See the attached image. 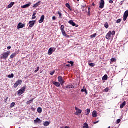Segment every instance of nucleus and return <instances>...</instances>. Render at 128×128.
<instances>
[{"mask_svg":"<svg viewBox=\"0 0 128 128\" xmlns=\"http://www.w3.org/2000/svg\"><path fill=\"white\" fill-rule=\"evenodd\" d=\"M10 54V51H8L6 52H4L0 55V58L1 60H8V56Z\"/></svg>","mask_w":128,"mask_h":128,"instance_id":"nucleus-1","label":"nucleus"},{"mask_svg":"<svg viewBox=\"0 0 128 128\" xmlns=\"http://www.w3.org/2000/svg\"><path fill=\"white\" fill-rule=\"evenodd\" d=\"M26 86H24L22 87L20 90L18 91V95L22 96L23 94H24V92H26Z\"/></svg>","mask_w":128,"mask_h":128,"instance_id":"nucleus-2","label":"nucleus"},{"mask_svg":"<svg viewBox=\"0 0 128 128\" xmlns=\"http://www.w3.org/2000/svg\"><path fill=\"white\" fill-rule=\"evenodd\" d=\"M22 84V80H19L14 84V88H18V86H20V84Z\"/></svg>","mask_w":128,"mask_h":128,"instance_id":"nucleus-3","label":"nucleus"},{"mask_svg":"<svg viewBox=\"0 0 128 128\" xmlns=\"http://www.w3.org/2000/svg\"><path fill=\"white\" fill-rule=\"evenodd\" d=\"M76 112L74 113L75 116H78V114H80L82 112V110L76 107Z\"/></svg>","mask_w":128,"mask_h":128,"instance_id":"nucleus-4","label":"nucleus"},{"mask_svg":"<svg viewBox=\"0 0 128 128\" xmlns=\"http://www.w3.org/2000/svg\"><path fill=\"white\" fill-rule=\"evenodd\" d=\"M106 40H110V38H112V31H110L106 34Z\"/></svg>","mask_w":128,"mask_h":128,"instance_id":"nucleus-5","label":"nucleus"},{"mask_svg":"<svg viewBox=\"0 0 128 128\" xmlns=\"http://www.w3.org/2000/svg\"><path fill=\"white\" fill-rule=\"evenodd\" d=\"M58 80L59 82H60V84H62H62H64V80L62 76H59L58 77Z\"/></svg>","mask_w":128,"mask_h":128,"instance_id":"nucleus-6","label":"nucleus"},{"mask_svg":"<svg viewBox=\"0 0 128 128\" xmlns=\"http://www.w3.org/2000/svg\"><path fill=\"white\" fill-rule=\"evenodd\" d=\"M24 26H26V24H22V23L20 22L18 24L17 26V28H18V30H20V28H24Z\"/></svg>","mask_w":128,"mask_h":128,"instance_id":"nucleus-7","label":"nucleus"},{"mask_svg":"<svg viewBox=\"0 0 128 128\" xmlns=\"http://www.w3.org/2000/svg\"><path fill=\"white\" fill-rule=\"evenodd\" d=\"M128 10H126L124 14L123 20L124 22H126V20H128Z\"/></svg>","mask_w":128,"mask_h":128,"instance_id":"nucleus-8","label":"nucleus"},{"mask_svg":"<svg viewBox=\"0 0 128 128\" xmlns=\"http://www.w3.org/2000/svg\"><path fill=\"white\" fill-rule=\"evenodd\" d=\"M104 0H101L100 4V8H104Z\"/></svg>","mask_w":128,"mask_h":128,"instance_id":"nucleus-9","label":"nucleus"},{"mask_svg":"<svg viewBox=\"0 0 128 128\" xmlns=\"http://www.w3.org/2000/svg\"><path fill=\"white\" fill-rule=\"evenodd\" d=\"M36 20L30 21L29 22L30 28H34V24H36Z\"/></svg>","mask_w":128,"mask_h":128,"instance_id":"nucleus-10","label":"nucleus"},{"mask_svg":"<svg viewBox=\"0 0 128 128\" xmlns=\"http://www.w3.org/2000/svg\"><path fill=\"white\" fill-rule=\"evenodd\" d=\"M32 6V2H29L28 4L24 5L22 6V8H30Z\"/></svg>","mask_w":128,"mask_h":128,"instance_id":"nucleus-11","label":"nucleus"},{"mask_svg":"<svg viewBox=\"0 0 128 128\" xmlns=\"http://www.w3.org/2000/svg\"><path fill=\"white\" fill-rule=\"evenodd\" d=\"M44 15H43L41 16L40 20H39V24H42L44 20Z\"/></svg>","mask_w":128,"mask_h":128,"instance_id":"nucleus-12","label":"nucleus"},{"mask_svg":"<svg viewBox=\"0 0 128 128\" xmlns=\"http://www.w3.org/2000/svg\"><path fill=\"white\" fill-rule=\"evenodd\" d=\"M34 122L35 124H42V120L38 118H36Z\"/></svg>","mask_w":128,"mask_h":128,"instance_id":"nucleus-13","label":"nucleus"},{"mask_svg":"<svg viewBox=\"0 0 128 128\" xmlns=\"http://www.w3.org/2000/svg\"><path fill=\"white\" fill-rule=\"evenodd\" d=\"M92 116L93 118H97V116H98V112H96V110H94L92 112Z\"/></svg>","mask_w":128,"mask_h":128,"instance_id":"nucleus-14","label":"nucleus"},{"mask_svg":"<svg viewBox=\"0 0 128 128\" xmlns=\"http://www.w3.org/2000/svg\"><path fill=\"white\" fill-rule=\"evenodd\" d=\"M53 84H54V86H56L57 88H60V82H53Z\"/></svg>","mask_w":128,"mask_h":128,"instance_id":"nucleus-15","label":"nucleus"},{"mask_svg":"<svg viewBox=\"0 0 128 128\" xmlns=\"http://www.w3.org/2000/svg\"><path fill=\"white\" fill-rule=\"evenodd\" d=\"M18 54L16 53H13L10 56V58L11 60H13V58H16V55Z\"/></svg>","mask_w":128,"mask_h":128,"instance_id":"nucleus-16","label":"nucleus"},{"mask_svg":"<svg viewBox=\"0 0 128 128\" xmlns=\"http://www.w3.org/2000/svg\"><path fill=\"white\" fill-rule=\"evenodd\" d=\"M126 104V102L124 101L122 104L120 105V108H124Z\"/></svg>","mask_w":128,"mask_h":128,"instance_id":"nucleus-17","label":"nucleus"},{"mask_svg":"<svg viewBox=\"0 0 128 128\" xmlns=\"http://www.w3.org/2000/svg\"><path fill=\"white\" fill-rule=\"evenodd\" d=\"M62 32L64 36H66V38H70L68 34H66V31L64 30H63L62 31Z\"/></svg>","mask_w":128,"mask_h":128,"instance_id":"nucleus-18","label":"nucleus"},{"mask_svg":"<svg viewBox=\"0 0 128 128\" xmlns=\"http://www.w3.org/2000/svg\"><path fill=\"white\" fill-rule=\"evenodd\" d=\"M69 24L72 26H76V24L72 20H70L69 22Z\"/></svg>","mask_w":128,"mask_h":128,"instance_id":"nucleus-19","label":"nucleus"},{"mask_svg":"<svg viewBox=\"0 0 128 128\" xmlns=\"http://www.w3.org/2000/svg\"><path fill=\"white\" fill-rule=\"evenodd\" d=\"M52 48H50L48 50V54L49 56H52V54H53Z\"/></svg>","mask_w":128,"mask_h":128,"instance_id":"nucleus-20","label":"nucleus"},{"mask_svg":"<svg viewBox=\"0 0 128 128\" xmlns=\"http://www.w3.org/2000/svg\"><path fill=\"white\" fill-rule=\"evenodd\" d=\"M14 5V2H11L8 6V8H12V6Z\"/></svg>","mask_w":128,"mask_h":128,"instance_id":"nucleus-21","label":"nucleus"},{"mask_svg":"<svg viewBox=\"0 0 128 128\" xmlns=\"http://www.w3.org/2000/svg\"><path fill=\"white\" fill-rule=\"evenodd\" d=\"M40 2H41L40 1L36 4H34V6H33V8H38V6H40Z\"/></svg>","mask_w":128,"mask_h":128,"instance_id":"nucleus-22","label":"nucleus"},{"mask_svg":"<svg viewBox=\"0 0 128 128\" xmlns=\"http://www.w3.org/2000/svg\"><path fill=\"white\" fill-rule=\"evenodd\" d=\"M108 75L106 74L104 76L102 80H108Z\"/></svg>","mask_w":128,"mask_h":128,"instance_id":"nucleus-23","label":"nucleus"},{"mask_svg":"<svg viewBox=\"0 0 128 128\" xmlns=\"http://www.w3.org/2000/svg\"><path fill=\"white\" fill-rule=\"evenodd\" d=\"M66 7L68 8L70 11L72 10V8H70V5L69 4H66Z\"/></svg>","mask_w":128,"mask_h":128,"instance_id":"nucleus-24","label":"nucleus"},{"mask_svg":"<svg viewBox=\"0 0 128 128\" xmlns=\"http://www.w3.org/2000/svg\"><path fill=\"white\" fill-rule=\"evenodd\" d=\"M66 88H74V86L72 84H70L66 86Z\"/></svg>","mask_w":128,"mask_h":128,"instance_id":"nucleus-25","label":"nucleus"},{"mask_svg":"<svg viewBox=\"0 0 128 128\" xmlns=\"http://www.w3.org/2000/svg\"><path fill=\"white\" fill-rule=\"evenodd\" d=\"M8 78H14V74H12L8 75Z\"/></svg>","mask_w":128,"mask_h":128,"instance_id":"nucleus-26","label":"nucleus"},{"mask_svg":"<svg viewBox=\"0 0 128 128\" xmlns=\"http://www.w3.org/2000/svg\"><path fill=\"white\" fill-rule=\"evenodd\" d=\"M38 114H42V108H38Z\"/></svg>","mask_w":128,"mask_h":128,"instance_id":"nucleus-27","label":"nucleus"},{"mask_svg":"<svg viewBox=\"0 0 128 128\" xmlns=\"http://www.w3.org/2000/svg\"><path fill=\"white\" fill-rule=\"evenodd\" d=\"M44 126H50V122H45L44 123Z\"/></svg>","mask_w":128,"mask_h":128,"instance_id":"nucleus-28","label":"nucleus"},{"mask_svg":"<svg viewBox=\"0 0 128 128\" xmlns=\"http://www.w3.org/2000/svg\"><path fill=\"white\" fill-rule=\"evenodd\" d=\"M104 26L106 29L108 28H110V26L108 25V22L105 23V24H104Z\"/></svg>","mask_w":128,"mask_h":128,"instance_id":"nucleus-29","label":"nucleus"},{"mask_svg":"<svg viewBox=\"0 0 128 128\" xmlns=\"http://www.w3.org/2000/svg\"><path fill=\"white\" fill-rule=\"evenodd\" d=\"M81 92H85L86 94H88V90H86V89H82L81 90Z\"/></svg>","mask_w":128,"mask_h":128,"instance_id":"nucleus-30","label":"nucleus"},{"mask_svg":"<svg viewBox=\"0 0 128 128\" xmlns=\"http://www.w3.org/2000/svg\"><path fill=\"white\" fill-rule=\"evenodd\" d=\"M58 14L60 16V18H62V12L58 11Z\"/></svg>","mask_w":128,"mask_h":128,"instance_id":"nucleus-31","label":"nucleus"},{"mask_svg":"<svg viewBox=\"0 0 128 128\" xmlns=\"http://www.w3.org/2000/svg\"><path fill=\"white\" fill-rule=\"evenodd\" d=\"M96 36H98V34H96H96H92V35H91L90 36V38H96Z\"/></svg>","mask_w":128,"mask_h":128,"instance_id":"nucleus-32","label":"nucleus"},{"mask_svg":"<svg viewBox=\"0 0 128 128\" xmlns=\"http://www.w3.org/2000/svg\"><path fill=\"white\" fill-rule=\"evenodd\" d=\"M36 13H34L32 17V20H36Z\"/></svg>","mask_w":128,"mask_h":128,"instance_id":"nucleus-33","label":"nucleus"},{"mask_svg":"<svg viewBox=\"0 0 128 128\" xmlns=\"http://www.w3.org/2000/svg\"><path fill=\"white\" fill-rule=\"evenodd\" d=\"M110 60L111 62H116V58H112Z\"/></svg>","mask_w":128,"mask_h":128,"instance_id":"nucleus-34","label":"nucleus"},{"mask_svg":"<svg viewBox=\"0 0 128 128\" xmlns=\"http://www.w3.org/2000/svg\"><path fill=\"white\" fill-rule=\"evenodd\" d=\"M86 116H88L90 114V109H87L86 110Z\"/></svg>","mask_w":128,"mask_h":128,"instance_id":"nucleus-35","label":"nucleus"},{"mask_svg":"<svg viewBox=\"0 0 128 128\" xmlns=\"http://www.w3.org/2000/svg\"><path fill=\"white\" fill-rule=\"evenodd\" d=\"M89 128L88 124L87 123H84L83 128Z\"/></svg>","mask_w":128,"mask_h":128,"instance_id":"nucleus-36","label":"nucleus"},{"mask_svg":"<svg viewBox=\"0 0 128 128\" xmlns=\"http://www.w3.org/2000/svg\"><path fill=\"white\" fill-rule=\"evenodd\" d=\"M14 106H16V102H13L10 104V108H14Z\"/></svg>","mask_w":128,"mask_h":128,"instance_id":"nucleus-37","label":"nucleus"},{"mask_svg":"<svg viewBox=\"0 0 128 128\" xmlns=\"http://www.w3.org/2000/svg\"><path fill=\"white\" fill-rule=\"evenodd\" d=\"M60 28L61 32L62 30H64V26L62 25Z\"/></svg>","mask_w":128,"mask_h":128,"instance_id":"nucleus-38","label":"nucleus"},{"mask_svg":"<svg viewBox=\"0 0 128 128\" xmlns=\"http://www.w3.org/2000/svg\"><path fill=\"white\" fill-rule=\"evenodd\" d=\"M68 64H70L72 66H74V62L72 61H70V62H68Z\"/></svg>","mask_w":128,"mask_h":128,"instance_id":"nucleus-39","label":"nucleus"},{"mask_svg":"<svg viewBox=\"0 0 128 128\" xmlns=\"http://www.w3.org/2000/svg\"><path fill=\"white\" fill-rule=\"evenodd\" d=\"M122 22V19H118L116 21V24H120Z\"/></svg>","mask_w":128,"mask_h":128,"instance_id":"nucleus-40","label":"nucleus"},{"mask_svg":"<svg viewBox=\"0 0 128 128\" xmlns=\"http://www.w3.org/2000/svg\"><path fill=\"white\" fill-rule=\"evenodd\" d=\"M89 66H92V68H94V66H96V64H94V63H90L89 64Z\"/></svg>","mask_w":128,"mask_h":128,"instance_id":"nucleus-41","label":"nucleus"},{"mask_svg":"<svg viewBox=\"0 0 128 128\" xmlns=\"http://www.w3.org/2000/svg\"><path fill=\"white\" fill-rule=\"evenodd\" d=\"M34 98H32V100H29V104H32V102H34Z\"/></svg>","mask_w":128,"mask_h":128,"instance_id":"nucleus-42","label":"nucleus"},{"mask_svg":"<svg viewBox=\"0 0 128 128\" xmlns=\"http://www.w3.org/2000/svg\"><path fill=\"white\" fill-rule=\"evenodd\" d=\"M40 70V67L37 68V70L34 71L35 74H36Z\"/></svg>","mask_w":128,"mask_h":128,"instance_id":"nucleus-43","label":"nucleus"},{"mask_svg":"<svg viewBox=\"0 0 128 128\" xmlns=\"http://www.w3.org/2000/svg\"><path fill=\"white\" fill-rule=\"evenodd\" d=\"M111 34L112 36H115L116 35V31H113L112 32H111Z\"/></svg>","mask_w":128,"mask_h":128,"instance_id":"nucleus-44","label":"nucleus"},{"mask_svg":"<svg viewBox=\"0 0 128 128\" xmlns=\"http://www.w3.org/2000/svg\"><path fill=\"white\" fill-rule=\"evenodd\" d=\"M54 72H56V71H54V70L51 72L50 74V76H54Z\"/></svg>","mask_w":128,"mask_h":128,"instance_id":"nucleus-45","label":"nucleus"},{"mask_svg":"<svg viewBox=\"0 0 128 128\" xmlns=\"http://www.w3.org/2000/svg\"><path fill=\"white\" fill-rule=\"evenodd\" d=\"M120 122H121L120 119H118L117 120V124H120Z\"/></svg>","mask_w":128,"mask_h":128,"instance_id":"nucleus-46","label":"nucleus"},{"mask_svg":"<svg viewBox=\"0 0 128 128\" xmlns=\"http://www.w3.org/2000/svg\"><path fill=\"white\" fill-rule=\"evenodd\" d=\"M52 20H56V16H53V17H52Z\"/></svg>","mask_w":128,"mask_h":128,"instance_id":"nucleus-47","label":"nucleus"},{"mask_svg":"<svg viewBox=\"0 0 128 128\" xmlns=\"http://www.w3.org/2000/svg\"><path fill=\"white\" fill-rule=\"evenodd\" d=\"M105 92H108V88H106L105 90H104Z\"/></svg>","mask_w":128,"mask_h":128,"instance_id":"nucleus-48","label":"nucleus"},{"mask_svg":"<svg viewBox=\"0 0 128 128\" xmlns=\"http://www.w3.org/2000/svg\"><path fill=\"white\" fill-rule=\"evenodd\" d=\"M8 97H7L6 98V100H5V102L6 103H7L8 102Z\"/></svg>","mask_w":128,"mask_h":128,"instance_id":"nucleus-49","label":"nucleus"},{"mask_svg":"<svg viewBox=\"0 0 128 128\" xmlns=\"http://www.w3.org/2000/svg\"><path fill=\"white\" fill-rule=\"evenodd\" d=\"M53 52H56V48H52Z\"/></svg>","mask_w":128,"mask_h":128,"instance_id":"nucleus-50","label":"nucleus"},{"mask_svg":"<svg viewBox=\"0 0 128 128\" xmlns=\"http://www.w3.org/2000/svg\"><path fill=\"white\" fill-rule=\"evenodd\" d=\"M10 48H12V46H8V50H10Z\"/></svg>","mask_w":128,"mask_h":128,"instance_id":"nucleus-51","label":"nucleus"},{"mask_svg":"<svg viewBox=\"0 0 128 128\" xmlns=\"http://www.w3.org/2000/svg\"><path fill=\"white\" fill-rule=\"evenodd\" d=\"M66 66H68V68H70V64H66Z\"/></svg>","mask_w":128,"mask_h":128,"instance_id":"nucleus-52","label":"nucleus"},{"mask_svg":"<svg viewBox=\"0 0 128 128\" xmlns=\"http://www.w3.org/2000/svg\"><path fill=\"white\" fill-rule=\"evenodd\" d=\"M109 2H110V4H114V1H112V0H110V1Z\"/></svg>","mask_w":128,"mask_h":128,"instance_id":"nucleus-53","label":"nucleus"},{"mask_svg":"<svg viewBox=\"0 0 128 128\" xmlns=\"http://www.w3.org/2000/svg\"><path fill=\"white\" fill-rule=\"evenodd\" d=\"M88 16H90V11H88Z\"/></svg>","mask_w":128,"mask_h":128,"instance_id":"nucleus-54","label":"nucleus"},{"mask_svg":"<svg viewBox=\"0 0 128 128\" xmlns=\"http://www.w3.org/2000/svg\"><path fill=\"white\" fill-rule=\"evenodd\" d=\"M88 12H90V7L88 8Z\"/></svg>","mask_w":128,"mask_h":128,"instance_id":"nucleus-55","label":"nucleus"},{"mask_svg":"<svg viewBox=\"0 0 128 128\" xmlns=\"http://www.w3.org/2000/svg\"><path fill=\"white\" fill-rule=\"evenodd\" d=\"M26 104H30L29 101L27 102Z\"/></svg>","mask_w":128,"mask_h":128,"instance_id":"nucleus-56","label":"nucleus"},{"mask_svg":"<svg viewBox=\"0 0 128 128\" xmlns=\"http://www.w3.org/2000/svg\"><path fill=\"white\" fill-rule=\"evenodd\" d=\"M92 6H95L94 3H92Z\"/></svg>","mask_w":128,"mask_h":128,"instance_id":"nucleus-57","label":"nucleus"},{"mask_svg":"<svg viewBox=\"0 0 128 128\" xmlns=\"http://www.w3.org/2000/svg\"><path fill=\"white\" fill-rule=\"evenodd\" d=\"M98 122H94V124H98Z\"/></svg>","mask_w":128,"mask_h":128,"instance_id":"nucleus-58","label":"nucleus"},{"mask_svg":"<svg viewBox=\"0 0 128 128\" xmlns=\"http://www.w3.org/2000/svg\"><path fill=\"white\" fill-rule=\"evenodd\" d=\"M121 6L122 4V3L120 4Z\"/></svg>","mask_w":128,"mask_h":128,"instance_id":"nucleus-59","label":"nucleus"},{"mask_svg":"<svg viewBox=\"0 0 128 128\" xmlns=\"http://www.w3.org/2000/svg\"><path fill=\"white\" fill-rule=\"evenodd\" d=\"M78 0V2H80V0Z\"/></svg>","mask_w":128,"mask_h":128,"instance_id":"nucleus-60","label":"nucleus"},{"mask_svg":"<svg viewBox=\"0 0 128 128\" xmlns=\"http://www.w3.org/2000/svg\"><path fill=\"white\" fill-rule=\"evenodd\" d=\"M108 128H110V126H109Z\"/></svg>","mask_w":128,"mask_h":128,"instance_id":"nucleus-61","label":"nucleus"},{"mask_svg":"<svg viewBox=\"0 0 128 128\" xmlns=\"http://www.w3.org/2000/svg\"><path fill=\"white\" fill-rule=\"evenodd\" d=\"M86 10H88V8L86 9Z\"/></svg>","mask_w":128,"mask_h":128,"instance_id":"nucleus-62","label":"nucleus"},{"mask_svg":"<svg viewBox=\"0 0 128 128\" xmlns=\"http://www.w3.org/2000/svg\"><path fill=\"white\" fill-rule=\"evenodd\" d=\"M84 7H85L84 6H83V8H84Z\"/></svg>","mask_w":128,"mask_h":128,"instance_id":"nucleus-63","label":"nucleus"}]
</instances>
